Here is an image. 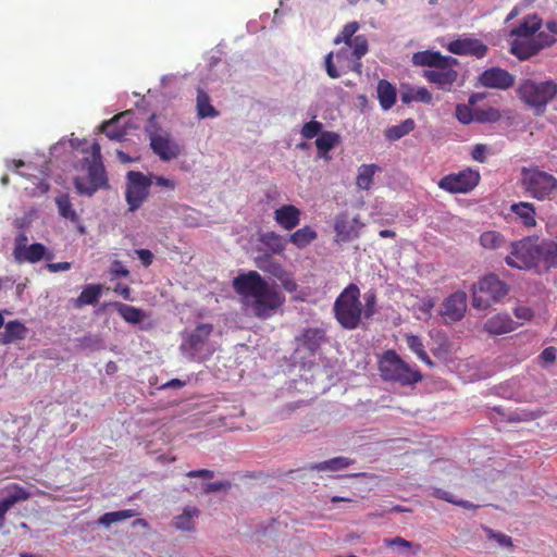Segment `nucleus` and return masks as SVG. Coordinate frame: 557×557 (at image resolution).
Masks as SVG:
<instances>
[{
  "label": "nucleus",
  "instance_id": "1",
  "mask_svg": "<svg viewBox=\"0 0 557 557\" xmlns=\"http://www.w3.org/2000/svg\"><path fill=\"white\" fill-rule=\"evenodd\" d=\"M233 287L240 296L245 311L262 320L272 317L285 302V296L276 286L256 271L235 277Z\"/></svg>",
  "mask_w": 557,
  "mask_h": 557
},
{
  "label": "nucleus",
  "instance_id": "2",
  "mask_svg": "<svg viewBox=\"0 0 557 557\" xmlns=\"http://www.w3.org/2000/svg\"><path fill=\"white\" fill-rule=\"evenodd\" d=\"M542 24L537 14H530L510 30V36L515 37L510 52L519 60H528L557 41L553 35L541 30Z\"/></svg>",
  "mask_w": 557,
  "mask_h": 557
},
{
  "label": "nucleus",
  "instance_id": "3",
  "mask_svg": "<svg viewBox=\"0 0 557 557\" xmlns=\"http://www.w3.org/2000/svg\"><path fill=\"white\" fill-rule=\"evenodd\" d=\"M100 151V145L94 143L90 148V157L84 158L82 161V169L86 170L87 178L81 176L74 178V186L79 195L90 197L98 189L108 185Z\"/></svg>",
  "mask_w": 557,
  "mask_h": 557
},
{
  "label": "nucleus",
  "instance_id": "4",
  "mask_svg": "<svg viewBox=\"0 0 557 557\" xmlns=\"http://www.w3.org/2000/svg\"><path fill=\"white\" fill-rule=\"evenodd\" d=\"M334 315L339 325L346 330H356L363 317L360 301V289L356 284H349L337 296L334 307Z\"/></svg>",
  "mask_w": 557,
  "mask_h": 557
},
{
  "label": "nucleus",
  "instance_id": "5",
  "mask_svg": "<svg viewBox=\"0 0 557 557\" xmlns=\"http://www.w3.org/2000/svg\"><path fill=\"white\" fill-rule=\"evenodd\" d=\"M212 332L213 325L210 323H200L195 329L185 331L180 346L182 354L193 361L208 359L215 351V346L210 341Z\"/></svg>",
  "mask_w": 557,
  "mask_h": 557
},
{
  "label": "nucleus",
  "instance_id": "6",
  "mask_svg": "<svg viewBox=\"0 0 557 557\" xmlns=\"http://www.w3.org/2000/svg\"><path fill=\"white\" fill-rule=\"evenodd\" d=\"M517 94L529 108L536 114H541L545 111L547 104L556 97L557 83L553 79L536 81L525 78L519 83Z\"/></svg>",
  "mask_w": 557,
  "mask_h": 557
},
{
  "label": "nucleus",
  "instance_id": "7",
  "mask_svg": "<svg viewBox=\"0 0 557 557\" xmlns=\"http://www.w3.org/2000/svg\"><path fill=\"white\" fill-rule=\"evenodd\" d=\"M521 187L530 197L544 201L557 196V178L537 166L521 169Z\"/></svg>",
  "mask_w": 557,
  "mask_h": 557
},
{
  "label": "nucleus",
  "instance_id": "8",
  "mask_svg": "<svg viewBox=\"0 0 557 557\" xmlns=\"http://www.w3.org/2000/svg\"><path fill=\"white\" fill-rule=\"evenodd\" d=\"M379 368L384 381L413 385L422 380L417 367L405 362L394 350H388L382 356Z\"/></svg>",
  "mask_w": 557,
  "mask_h": 557
},
{
  "label": "nucleus",
  "instance_id": "9",
  "mask_svg": "<svg viewBox=\"0 0 557 557\" xmlns=\"http://www.w3.org/2000/svg\"><path fill=\"white\" fill-rule=\"evenodd\" d=\"M146 132L149 137L150 148L161 161L169 162L178 158L183 152V147L171 136V134L160 128L156 123V116L151 115Z\"/></svg>",
  "mask_w": 557,
  "mask_h": 557
},
{
  "label": "nucleus",
  "instance_id": "10",
  "mask_svg": "<svg viewBox=\"0 0 557 557\" xmlns=\"http://www.w3.org/2000/svg\"><path fill=\"white\" fill-rule=\"evenodd\" d=\"M507 293L508 287L503 281L494 274L486 275L472 287V306L479 310H486Z\"/></svg>",
  "mask_w": 557,
  "mask_h": 557
},
{
  "label": "nucleus",
  "instance_id": "11",
  "mask_svg": "<svg viewBox=\"0 0 557 557\" xmlns=\"http://www.w3.org/2000/svg\"><path fill=\"white\" fill-rule=\"evenodd\" d=\"M505 261L507 265L519 270L537 268V240L525 237L510 243V252Z\"/></svg>",
  "mask_w": 557,
  "mask_h": 557
},
{
  "label": "nucleus",
  "instance_id": "12",
  "mask_svg": "<svg viewBox=\"0 0 557 557\" xmlns=\"http://www.w3.org/2000/svg\"><path fill=\"white\" fill-rule=\"evenodd\" d=\"M369 51L368 39L363 35H357L352 46L344 45L336 53L335 59L343 74L355 72L360 74L361 59Z\"/></svg>",
  "mask_w": 557,
  "mask_h": 557
},
{
  "label": "nucleus",
  "instance_id": "13",
  "mask_svg": "<svg viewBox=\"0 0 557 557\" xmlns=\"http://www.w3.org/2000/svg\"><path fill=\"white\" fill-rule=\"evenodd\" d=\"M125 198L131 212L141 207L149 195L150 184L148 176L141 172L129 171L127 173Z\"/></svg>",
  "mask_w": 557,
  "mask_h": 557
},
{
  "label": "nucleus",
  "instance_id": "14",
  "mask_svg": "<svg viewBox=\"0 0 557 557\" xmlns=\"http://www.w3.org/2000/svg\"><path fill=\"white\" fill-rule=\"evenodd\" d=\"M479 182L480 173L472 169H466L444 176L438 182V187L450 194H466L471 191Z\"/></svg>",
  "mask_w": 557,
  "mask_h": 557
},
{
  "label": "nucleus",
  "instance_id": "15",
  "mask_svg": "<svg viewBox=\"0 0 557 557\" xmlns=\"http://www.w3.org/2000/svg\"><path fill=\"white\" fill-rule=\"evenodd\" d=\"M457 64V59L446 57L445 62H441L438 66L424 71L423 76L430 83L437 85L441 89L450 90L458 77V73L455 70Z\"/></svg>",
  "mask_w": 557,
  "mask_h": 557
},
{
  "label": "nucleus",
  "instance_id": "16",
  "mask_svg": "<svg viewBox=\"0 0 557 557\" xmlns=\"http://www.w3.org/2000/svg\"><path fill=\"white\" fill-rule=\"evenodd\" d=\"M467 310V294L458 290L449 295L442 304L441 315L445 322L460 321Z\"/></svg>",
  "mask_w": 557,
  "mask_h": 557
},
{
  "label": "nucleus",
  "instance_id": "17",
  "mask_svg": "<svg viewBox=\"0 0 557 557\" xmlns=\"http://www.w3.org/2000/svg\"><path fill=\"white\" fill-rule=\"evenodd\" d=\"M480 83L487 88L505 90L513 86L515 77L506 70L492 67L481 74Z\"/></svg>",
  "mask_w": 557,
  "mask_h": 557
},
{
  "label": "nucleus",
  "instance_id": "18",
  "mask_svg": "<svg viewBox=\"0 0 557 557\" xmlns=\"http://www.w3.org/2000/svg\"><path fill=\"white\" fill-rule=\"evenodd\" d=\"M448 50L454 54L474 55L483 58L487 52V47L479 39L460 38L448 45Z\"/></svg>",
  "mask_w": 557,
  "mask_h": 557
},
{
  "label": "nucleus",
  "instance_id": "19",
  "mask_svg": "<svg viewBox=\"0 0 557 557\" xmlns=\"http://www.w3.org/2000/svg\"><path fill=\"white\" fill-rule=\"evenodd\" d=\"M199 517V508L193 505H187L183 508L182 512L173 516L171 525L177 531L193 533L196 531Z\"/></svg>",
  "mask_w": 557,
  "mask_h": 557
},
{
  "label": "nucleus",
  "instance_id": "20",
  "mask_svg": "<svg viewBox=\"0 0 557 557\" xmlns=\"http://www.w3.org/2000/svg\"><path fill=\"white\" fill-rule=\"evenodd\" d=\"M129 115L128 111L115 115L110 121H107L102 125V132L111 140H123L127 136L128 123L126 117Z\"/></svg>",
  "mask_w": 557,
  "mask_h": 557
},
{
  "label": "nucleus",
  "instance_id": "21",
  "mask_svg": "<svg viewBox=\"0 0 557 557\" xmlns=\"http://www.w3.org/2000/svg\"><path fill=\"white\" fill-rule=\"evenodd\" d=\"M301 211L294 205H284L275 210L274 220L284 230L292 231L300 223Z\"/></svg>",
  "mask_w": 557,
  "mask_h": 557
},
{
  "label": "nucleus",
  "instance_id": "22",
  "mask_svg": "<svg viewBox=\"0 0 557 557\" xmlns=\"http://www.w3.org/2000/svg\"><path fill=\"white\" fill-rule=\"evenodd\" d=\"M484 331L491 335H502L516 330V322L506 313H498L486 320Z\"/></svg>",
  "mask_w": 557,
  "mask_h": 557
},
{
  "label": "nucleus",
  "instance_id": "23",
  "mask_svg": "<svg viewBox=\"0 0 557 557\" xmlns=\"http://www.w3.org/2000/svg\"><path fill=\"white\" fill-rule=\"evenodd\" d=\"M3 331L0 332V344L10 345L26 338L28 329L18 320L4 322Z\"/></svg>",
  "mask_w": 557,
  "mask_h": 557
},
{
  "label": "nucleus",
  "instance_id": "24",
  "mask_svg": "<svg viewBox=\"0 0 557 557\" xmlns=\"http://www.w3.org/2000/svg\"><path fill=\"white\" fill-rule=\"evenodd\" d=\"M55 205L58 207L59 214L65 219L71 221L73 224L77 225V228L81 234L85 233V226L81 224V218L76 210L73 207V203L70 199V196L66 194H62L55 198Z\"/></svg>",
  "mask_w": 557,
  "mask_h": 557
},
{
  "label": "nucleus",
  "instance_id": "25",
  "mask_svg": "<svg viewBox=\"0 0 557 557\" xmlns=\"http://www.w3.org/2000/svg\"><path fill=\"white\" fill-rule=\"evenodd\" d=\"M41 259L50 260L52 259V253L49 252L42 244L35 243L26 246V248L22 251V256H20V258H15V261L18 263H36Z\"/></svg>",
  "mask_w": 557,
  "mask_h": 557
},
{
  "label": "nucleus",
  "instance_id": "26",
  "mask_svg": "<svg viewBox=\"0 0 557 557\" xmlns=\"http://www.w3.org/2000/svg\"><path fill=\"white\" fill-rule=\"evenodd\" d=\"M299 341L311 354H314L325 341V331L320 327L306 329Z\"/></svg>",
  "mask_w": 557,
  "mask_h": 557
},
{
  "label": "nucleus",
  "instance_id": "27",
  "mask_svg": "<svg viewBox=\"0 0 557 557\" xmlns=\"http://www.w3.org/2000/svg\"><path fill=\"white\" fill-rule=\"evenodd\" d=\"M377 99L384 111L389 110L396 102V88L387 81L381 79L376 87Z\"/></svg>",
  "mask_w": 557,
  "mask_h": 557
},
{
  "label": "nucleus",
  "instance_id": "28",
  "mask_svg": "<svg viewBox=\"0 0 557 557\" xmlns=\"http://www.w3.org/2000/svg\"><path fill=\"white\" fill-rule=\"evenodd\" d=\"M511 212L517 215L519 221L527 227H534L536 225L535 208L530 202L521 201L511 205Z\"/></svg>",
  "mask_w": 557,
  "mask_h": 557
},
{
  "label": "nucleus",
  "instance_id": "29",
  "mask_svg": "<svg viewBox=\"0 0 557 557\" xmlns=\"http://www.w3.org/2000/svg\"><path fill=\"white\" fill-rule=\"evenodd\" d=\"M380 171L376 164H362L358 168L356 186L361 190H369L373 184L375 173Z\"/></svg>",
  "mask_w": 557,
  "mask_h": 557
},
{
  "label": "nucleus",
  "instance_id": "30",
  "mask_svg": "<svg viewBox=\"0 0 557 557\" xmlns=\"http://www.w3.org/2000/svg\"><path fill=\"white\" fill-rule=\"evenodd\" d=\"M196 109L200 119L216 117L219 115L218 110L211 104L209 95L201 88L197 89Z\"/></svg>",
  "mask_w": 557,
  "mask_h": 557
},
{
  "label": "nucleus",
  "instance_id": "31",
  "mask_svg": "<svg viewBox=\"0 0 557 557\" xmlns=\"http://www.w3.org/2000/svg\"><path fill=\"white\" fill-rule=\"evenodd\" d=\"M456 117L462 124H469L474 120L484 122V121L495 120L497 117V111L491 109L487 112L486 116H482V115L474 116L470 107H468L466 104H458L456 108Z\"/></svg>",
  "mask_w": 557,
  "mask_h": 557
},
{
  "label": "nucleus",
  "instance_id": "32",
  "mask_svg": "<svg viewBox=\"0 0 557 557\" xmlns=\"http://www.w3.org/2000/svg\"><path fill=\"white\" fill-rule=\"evenodd\" d=\"M445 55L437 51H419L412 55V63L417 66H429L431 69L438 66L441 62H445Z\"/></svg>",
  "mask_w": 557,
  "mask_h": 557
},
{
  "label": "nucleus",
  "instance_id": "33",
  "mask_svg": "<svg viewBox=\"0 0 557 557\" xmlns=\"http://www.w3.org/2000/svg\"><path fill=\"white\" fill-rule=\"evenodd\" d=\"M318 237L317 232L311 226H304L289 236V242L299 249H304L314 242Z\"/></svg>",
  "mask_w": 557,
  "mask_h": 557
},
{
  "label": "nucleus",
  "instance_id": "34",
  "mask_svg": "<svg viewBox=\"0 0 557 557\" xmlns=\"http://www.w3.org/2000/svg\"><path fill=\"white\" fill-rule=\"evenodd\" d=\"M352 462L354 460L347 457L338 456L322 462L313 463L310 466V469L315 471L334 472L349 467Z\"/></svg>",
  "mask_w": 557,
  "mask_h": 557
},
{
  "label": "nucleus",
  "instance_id": "35",
  "mask_svg": "<svg viewBox=\"0 0 557 557\" xmlns=\"http://www.w3.org/2000/svg\"><path fill=\"white\" fill-rule=\"evenodd\" d=\"M114 307L117 313L128 323L137 324L146 318L145 312L139 308L123 302H115Z\"/></svg>",
  "mask_w": 557,
  "mask_h": 557
},
{
  "label": "nucleus",
  "instance_id": "36",
  "mask_svg": "<svg viewBox=\"0 0 557 557\" xmlns=\"http://www.w3.org/2000/svg\"><path fill=\"white\" fill-rule=\"evenodd\" d=\"M400 99L404 103L408 104L412 101L423 102V103H431L433 100V97L431 92L425 87H419L417 89L410 88L406 91H403L400 94Z\"/></svg>",
  "mask_w": 557,
  "mask_h": 557
},
{
  "label": "nucleus",
  "instance_id": "37",
  "mask_svg": "<svg viewBox=\"0 0 557 557\" xmlns=\"http://www.w3.org/2000/svg\"><path fill=\"white\" fill-rule=\"evenodd\" d=\"M414 128V121L407 119L397 125H393L385 129V137L389 140H398L408 135Z\"/></svg>",
  "mask_w": 557,
  "mask_h": 557
},
{
  "label": "nucleus",
  "instance_id": "38",
  "mask_svg": "<svg viewBox=\"0 0 557 557\" xmlns=\"http://www.w3.org/2000/svg\"><path fill=\"white\" fill-rule=\"evenodd\" d=\"M137 512L133 509H123L117 511L106 512L99 518V524L109 528L113 523H117L135 517Z\"/></svg>",
  "mask_w": 557,
  "mask_h": 557
},
{
  "label": "nucleus",
  "instance_id": "39",
  "mask_svg": "<svg viewBox=\"0 0 557 557\" xmlns=\"http://www.w3.org/2000/svg\"><path fill=\"white\" fill-rule=\"evenodd\" d=\"M102 286L99 284H89L84 287L76 302L78 306L94 305L101 296Z\"/></svg>",
  "mask_w": 557,
  "mask_h": 557
},
{
  "label": "nucleus",
  "instance_id": "40",
  "mask_svg": "<svg viewBox=\"0 0 557 557\" xmlns=\"http://www.w3.org/2000/svg\"><path fill=\"white\" fill-rule=\"evenodd\" d=\"M406 343H407L409 349L412 352H414L421 361H423L424 363H426L430 367L433 366L432 360L430 359V357L428 356V354L424 349V345H423L421 337H419L417 335H407Z\"/></svg>",
  "mask_w": 557,
  "mask_h": 557
},
{
  "label": "nucleus",
  "instance_id": "41",
  "mask_svg": "<svg viewBox=\"0 0 557 557\" xmlns=\"http://www.w3.org/2000/svg\"><path fill=\"white\" fill-rule=\"evenodd\" d=\"M360 28L358 22H349L347 23L342 32L334 38V44L339 45L344 44L347 46H352V42L356 40V36H354Z\"/></svg>",
  "mask_w": 557,
  "mask_h": 557
},
{
  "label": "nucleus",
  "instance_id": "42",
  "mask_svg": "<svg viewBox=\"0 0 557 557\" xmlns=\"http://www.w3.org/2000/svg\"><path fill=\"white\" fill-rule=\"evenodd\" d=\"M480 244L485 249H498L505 244V237L495 231H487L481 234Z\"/></svg>",
  "mask_w": 557,
  "mask_h": 557
},
{
  "label": "nucleus",
  "instance_id": "43",
  "mask_svg": "<svg viewBox=\"0 0 557 557\" xmlns=\"http://www.w3.org/2000/svg\"><path fill=\"white\" fill-rule=\"evenodd\" d=\"M261 242L273 252L281 253L286 247V240L275 232H268L262 235Z\"/></svg>",
  "mask_w": 557,
  "mask_h": 557
},
{
  "label": "nucleus",
  "instance_id": "44",
  "mask_svg": "<svg viewBox=\"0 0 557 557\" xmlns=\"http://www.w3.org/2000/svg\"><path fill=\"white\" fill-rule=\"evenodd\" d=\"M28 497L29 493L23 487L13 485L9 488L8 495L0 502L10 510L16 503L26 500Z\"/></svg>",
  "mask_w": 557,
  "mask_h": 557
},
{
  "label": "nucleus",
  "instance_id": "45",
  "mask_svg": "<svg viewBox=\"0 0 557 557\" xmlns=\"http://www.w3.org/2000/svg\"><path fill=\"white\" fill-rule=\"evenodd\" d=\"M148 181L150 186L156 185L160 188L166 189V190H174L176 188V182L172 178L164 177L161 175L156 174H148Z\"/></svg>",
  "mask_w": 557,
  "mask_h": 557
},
{
  "label": "nucleus",
  "instance_id": "46",
  "mask_svg": "<svg viewBox=\"0 0 557 557\" xmlns=\"http://www.w3.org/2000/svg\"><path fill=\"white\" fill-rule=\"evenodd\" d=\"M376 295L374 292L364 294V306H362L363 317L371 319L376 312Z\"/></svg>",
  "mask_w": 557,
  "mask_h": 557
},
{
  "label": "nucleus",
  "instance_id": "47",
  "mask_svg": "<svg viewBox=\"0 0 557 557\" xmlns=\"http://www.w3.org/2000/svg\"><path fill=\"white\" fill-rule=\"evenodd\" d=\"M492 153L491 148L485 144H476L471 150V157L473 160L484 163L486 162L487 154Z\"/></svg>",
  "mask_w": 557,
  "mask_h": 557
},
{
  "label": "nucleus",
  "instance_id": "48",
  "mask_svg": "<svg viewBox=\"0 0 557 557\" xmlns=\"http://www.w3.org/2000/svg\"><path fill=\"white\" fill-rule=\"evenodd\" d=\"M334 58L335 54L333 52H330L325 55V71L331 78H338L339 76L343 75V73L341 71V67L337 64L335 65Z\"/></svg>",
  "mask_w": 557,
  "mask_h": 557
},
{
  "label": "nucleus",
  "instance_id": "49",
  "mask_svg": "<svg viewBox=\"0 0 557 557\" xmlns=\"http://www.w3.org/2000/svg\"><path fill=\"white\" fill-rule=\"evenodd\" d=\"M335 145V137L332 133H324L315 140V146L320 151H329Z\"/></svg>",
  "mask_w": 557,
  "mask_h": 557
},
{
  "label": "nucleus",
  "instance_id": "50",
  "mask_svg": "<svg viewBox=\"0 0 557 557\" xmlns=\"http://www.w3.org/2000/svg\"><path fill=\"white\" fill-rule=\"evenodd\" d=\"M322 128V124L317 121L307 122L301 128V135L305 138L311 139L315 137Z\"/></svg>",
  "mask_w": 557,
  "mask_h": 557
},
{
  "label": "nucleus",
  "instance_id": "51",
  "mask_svg": "<svg viewBox=\"0 0 557 557\" xmlns=\"http://www.w3.org/2000/svg\"><path fill=\"white\" fill-rule=\"evenodd\" d=\"M28 242L27 236L24 233H18L14 240V249H13V257L20 258L22 256V251L26 248Z\"/></svg>",
  "mask_w": 557,
  "mask_h": 557
},
{
  "label": "nucleus",
  "instance_id": "52",
  "mask_svg": "<svg viewBox=\"0 0 557 557\" xmlns=\"http://www.w3.org/2000/svg\"><path fill=\"white\" fill-rule=\"evenodd\" d=\"M261 270L270 272L273 276H275L278 281L286 274V271L275 262H270L268 267H263L261 263L258 264Z\"/></svg>",
  "mask_w": 557,
  "mask_h": 557
},
{
  "label": "nucleus",
  "instance_id": "53",
  "mask_svg": "<svg viewBox=\"0 0 557 557\" xmlns=\"http://www.w3.org/2000/svg\"><path fill=\"white\" fill-rule=\"evenodd\" d=\"M384 544L386 546H395V547H398L400 549H410L412 547V543L400 537V536H396L394 539H385L384 540Z\"/></svg>",
  "mask_w": 557,
  "mask_h": 557
},
{
  "label": "nucleus",
  "instance_id": "54",
  "mask_svg": "<svg viewBox=\"0 0 557 557\" xmlns=\"http://www.w3.org/2000/svg\"><path fill=\"white\" fill-rule=\"evenodd\" d=\"M488 532V536L491 539H494L497 541V543L500 545V546H504V547H511L512 546V541H511V537L506 535V534H503V533H496L494 532L493 530L488 529L487 530Z\"/></svg>",
  "mask_w": 557,
  "mask_h": 557
},
{
  "label": "nucleus",
  "instance_id": "55",
  "mask_svg": "<svg viewBox=\"0 0 557 557\" xmlns=\"http://www.w3.org/2000/svg\"><path fill=\"white\" fill-rule=\"evenodd\" d=\"M230 486H231V484L227 481H218V482H211V483L205 484L203 491L206 494H210V493L218 492L221 490H226Z\"/></svg>",
  "mask_w": 557,
  "mask_h": 557
},
{
  "label": "nucleus",
  "instance_id": "56",
  "mask_svg": "<svg viewBox=\"0 0 557 557\" xmlns=\"http://www.w3.org/2000/svg\"><path fill=\"white\" fill-rule=\"evenodd\" d=\"M135 252L144 267H149L152 263L153 255L150 250L137 249Z\"/></svg>",
  "mask_w": 557,
  "mask_h": 557
},
{
  "label": "nucleus",
  "instance_id": "57",
  "mask_svg": "<svg viewBox=\"0 0 557 557\" xmlns=\"http://www.w3.org/2000/svg\"><path fill=\"white\" fill-rule=\"evenodd\" d=\"M111 274L114 276L127 277L129 275V271L123 265L121 261L115 260L111 267Z\"/></svg>",
  "mask_w": 557,
  "mask_h": 557
},
{
  "label": "nucleus",
  "instance_id": "58",
  "mask_svg": "<svg viewBox=\"0 0 557 557\" xmlns=\"http://www.w3.org/2000/svg\"><path fill=\"white\" fill-rule=\"evenodd\" d=\"M282 286L289 293H293L297 289V284L293 276L286 272L283 277L280 280Z\"/></svg>",
  "mask_w": 557,
  "mask_h": 557
},
{
  "label": "nucleus",
  "instance_id": "59",
  "mask_svg": "<svg viewBox=\"0 0 557 557\" xmlns=\"http://www.w3.org/2000/svg\"><path fill=\"white\" fill-rule=\"evenodd\" d=\"M72 267V264L67 261H64V262H57V263H47L46 268L51 272V273H57V272H62V271H67L70 270Z\"/></svg>",
  "mask_w": 557,
  "mask_h": 557
},
{
  "label": "nucleus",
  "instance_id": "60",
  "mask_svg": "<svg viewBox=\"0 0 557 557\" xmlns=\"http://www.w3.org/2000/svg\"><path fill=\"white\" fill-rule=\"evenodd\" d=\"M213 471L201 469V470H191L186 473L188 478H202V479H211L213 478Z\"/></svg>",
  "mask_w": 557,
  "mask_h": 557
},
{
  "label": "nucleus",
  "instance_id": "61",
  "mask_svg": "<svg viewBox=\"0 0 557 557\" xmlns=\"http://www.w3.org/2000/svg\"><path fill=\"white\" fill-rule=\"evenodd\" d=\"M432 495L436 498H440V499H443V500H446L448 503H451L454 504L455 503V497L449 493V492H446L444 490H441V488H435L432 493Z\"/></svg>",
  "mask_w": 557,
  "mask_h": 557
},
{
  "label": "nucleus",
  "instance_id": "62",
  "mask_svg": "<svg viewBox=\"0 0 557 557\" xmlns=\"http://www.w3.org/2000/svg\"><path fill=\"white\" fill-rule=\"evenodd\" d=\"M541 358L545 362H554L556 359V348L555 347L545 348L541 354Z\"/></svg>",
  "mask_w": 557,
  "mask_h": 557
},
{
  "label": "nucleus",
  "instance_id": "63",
  "mask_svg": "<svg viewBox=\"0 0 557 557\" xmlns=\"http://www.w3.org/2000/svg\"><path fill=\"white\" fill-rule=\"evenodd\" d=\"M515 313L517 318L525 320L530 319L532 315L531 310L525 307L517 308Z\"/></svg>",
  "mask_w": 557,
  "mask_h": 557
},
{
  "label": "nucleus",
  "instance_id": "64",
  "mask_svg": "<svg viewBox=\"0 0 557 557\" xmlns=\"http://www.w3.org/2000/svg\"><path fill=\"white\" fill-rule=\"evenodd\" d=\"M546 29L548 30V35H553V37L556 38L557 36V18L556 20H549L545 24Z\"/></svg>",
  "mask_w": 557,
  "mask_h": 557
}]
</instances>
